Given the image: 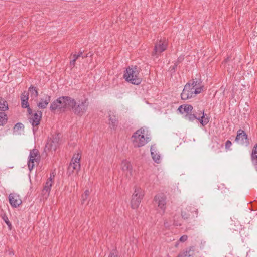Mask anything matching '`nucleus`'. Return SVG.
I'll return each mask as SVG.
<instances>
[{
	"instance_id": "nucleus-9",
	"label": "nucleus",
	"mask_w": 257,
	"mask_h": 257,
	"mask_svg": "<svg viewBox=\"0 0 257 257\" xmlns=\"http://www.w3.org/2000/svg\"><path fill=\"white\" fill-rule=\"evenodd\" d=\"M121 169L123 175L130 178L133 176L134 171L131 162L126 159L123 160L121 163Z\"/></svg>"
},
{
	"instance_id": "nucleus-4",
	"label": "nucleus",
	"mask_w": 257,
	"mask_h": 257,
	"mask_svg": "<svg viewBox=\"0 0 257 257\" xmlns=\"http://www.w3.org/2000/svg\"><path fill=\"white\" fill-rule=\"evenodd\" d=\"M124 78L128 82L139 85L141 82V78L139 76V70L137 66H132L126 69L124 74Z\"/></svg>"
},
{
	"instance_id": "nucleus-13",
	"label": "nucleus",
	"mask_w": 257,
	"mask_h": 257,
	"mask_svg": "<svg viewBox=\"0 0 257 257\" xmlns=\"http://www.w3.org/2000/svg\"><path fill=\"white\" fill-rule=\"evenodd\" d=\"M247 135L245 133L241 130H239L237 133V136L235 138V142L240 144H244L247 143Z\"/></svg>"
},
{
	"instance_id": "nucleus-16",
	"label": "nucleus",
	"mask_w": 257,
	"mask_h": 257,
	"mask_svg": "<svg viewBox=\"0 0 257 257\" xmlns=\"http://www.w3.org/2000/svg\"><path fill=\"white\" fill-rule=\"evenodd\" d=\"M60 137L59 134H57L52 136L50 149L55 151L59 145V140Z\"/></svg>"
},
{
	"instance_id": "nucleus-20",
	"label": "nucleus",
	"mask_w": 257,
	"mask_h": 257,
	"mask_svg": "<svg viewBox=\"0 0 257 257\" xmlns=\"http://www.w3.org/2000/svg\"><path fill=\"white\" fill-rule=\"evenodd\" d=\"M28 93V94H30L31 97L33 99L36 98L38 95L37 90L36 89V87L33 86H31L29 87Z\"/></svg>"
},
{
	"instance_id": "nucleus-18",
	"label": "nucleus",
	"mask_w": 257,
	"mask_h": 257,
	"mask_svg": "<svg viewBox=\"0 0 257 257\" xmlns=\"http://www.w3.org/2000/svg\"><path fill=\"white\" fill-rule=\"evenodd\" d=\"M251 159L255 167L257 168V144L254 147L252 150L251 154Z\"/></svg>"
},
{
	"instance_id": "nucleus-6",
	"label": "nucleus",
	"mask_w": 257,
	"mask_h": 257,
	"mask_svg": "<svg viewBox=\"0 0 257 257\" xmlns=\"http://www.w3.org/2000/svg\"><path fill=\"white\" fill-rule=\"evenodd\" d=\"M81 156L79 153L74 154L68 168V172L69 174L73 173L74 171L78 172L80 169V161Z\"/></svg>"
},
{
	"instance_id": "nucleus-27",
	"label": "nucleus",
	"mask_w": 257,
	"mask_h": 257,
	"mask_svg": "<svg viewBox=\"0 0 257 257\" xmlns=\"http://www.w3.org/2000/svg\"><path fill=\"white\" fill-rule=\"evenodd\" d=\"M77 59V57H73V59L71 60L70 62V66L74 67L75 66V62Z\"/></svg>"
},
{
	"instance_id": "nucleus-33",
	"label": "nucleus",
	"mask_w": 257,
	"mask_h": 257,
	"mask_svg": "<svg viewBox=\"0 0 257 257\" xmlns=\"http://www.w3.org/2000/svg\"><path fill=\"white\" fill-rule=\"evenodd\" d=\"M48 184V182H47L46 183V185L44 187V189L42 191V193L43 194H46V193L48 191V187L47 186V184Z\"/></svg>"
},
{
	"instance_id": "nucleus-12",
	"label": "nucleus",
	"mask_w": 257,
	"mask_h": 257,
	"mask_svg": "<svg viewBox=\"0 0 257 257\" xmlns=\"http://www.w3.org/2000/svg\"><path fill=\"white\" fill-rule=\"evenodd\" d=\"M9 200L10 204L14 207H18L22 203L19 195L16 194H10L9 196Z\"/></svg>"
},
{
	"instance_id": "nucleus-5",
	"label": "nucleus",
	"mask_w": 257,
	"mask_h": 257,
	"mask_svg": "<svg viewBox=\"0 0 257 257\" xmlns=\"http://www.w3.org/2000/svg\"><path fill=\"white\" fill-rule=\"evenodd\" d=\"M28 100H22L21 101L22 107L23 108H28V112L31 116L29 117V121L32 123L33 126H37L39 124L40 118L41 117V112H38L35 113L34 114H32V111L29 107V105L28 102Z\"/></svg>"
},
{
	"instance_id": "nucleus-7",
	"label": "nucleus",
	"mask_w": 257,
	"mask_h": 257,
	"mask_svg": "<svg viewBox=\"0 0 257 257\" xmlns=\"http://www.w3.org/2000/svg\"><path fill=\"white\" fill-rule=\"evenodd\" d=\"M40 159V156L38 150L33 149L31 150L28 163V166L30 170H32L34 166L38 164Z\"/></svg>"
},
{
	"instance_id": "nucleus-10",
	"label": "nucleus",
	"mask_w": 257,
	"mask_h": 257,
	"mask_svg": "<svg viewBox=\"0 0 257 257\" xmlns=\"http://www.w3.org/2000/svg\"><path fill=\"white\" fill-rule=\"evenodd\" d=\"M167 45V40H160L155 44L154 49L152 52V55L157 56L166 49Z\"/></svg>"
},
{
	"instance_id": "nucleus-3",
	"label": "nucleus",
	"mask_w": 257,
	"mask_h": 257,
	"mask_svg": "<svg viewBox=\"0 0 257 257\" xmlns=\"http://www.w3.org/2000/svg\"><path fill=\"white\" fill-rule=\"evenodd\" d=\"M202 88L197 85V81L194 80L188 83L184 87L182 93L181 94L183 100H187L195 96L201 92Z\"/></svg>"
},
{
	"instance_id": "nucleus-31",
	"label": "nucleus",
	"mask_w": 257,
	"mask_h": 257,
	"mask_svg": "<svg viewBox=\"0 0 257 257\" xmlns=\"http://www.w3.org/2000/svg\"><path fill=\"white\" fill-rule=\"evenodd\" d=\"M188 237L187 235H183L180 238V241L181 242H184L187 240Z\"/></svg>"
},
{
	"instance_id": "nucleus-30",
	"label": "nucleus",
	"mask_w": 257,
	"mask_h": 257,
	"mask_svg": "<svg viewBox=\"0 0 257 257\" xmlns=\"http://www.w3.org/2000/svg\"><path fill=\"white\" fill-rule=\"evenodd\" d=\"M177 257H191L189 252H186L182 254L179 255Z\"/></svg>"
},
{
	"instance_id": "nucleus-21",
	"label": "nucleus",
	"mask_w": 257,
	"mask_h": 257,
	"mask_svg": "<svg viewBox=\"0 0 257 257\" xmlns=\"http://www.w3.org/2000/svg\"><path fill=\"white\" fill-rule=\"evenodd\" d=\"M8 109V105L7 101L3 99H0V112H4Z\"/></svg>"
},
{
	"instance_id": "nucleus-15",
	"label": "nucleus",
	"mask_w": 257,
	"mask_h": 257,
	"mask_svg": "<svg viewBox=\"0 0 257 257\" xmlns=\"http://www.w3.org/2000/svg\"><path fill=\"white\" fill-rule=\"evenodd\" d=\"M151 154L153 160L157 163L160 162V155L158 153L154 145L151 147Z\"/></svg>"
},
{
	"instance_id": "nucleus-1",
	"label": "nucleus",
	"mask_w": 257,
	"mask_h": 257,
	"mask_svg": "<svg viewBox=\"0 0 257 257\" xmlns=\"http://www.w3.org/2000/svg\"><path fill=\"white\" fill-rule=\"evenodd\" d=\"M89 105L87 99L84 98L76 102L74 99L69 97H62L57 99L51 105L52 110L64 111L66 108H72L75 114L82 116L87 111Z\"/></svg>"
},
{
	"instance_id": "nucleus-37",
	"label": "nucleus",
	"mask_w": 257,
	"mask_h": 257,
	"mask_svg": "<svg viewBox=\"0 0 257 257\" xmlns=\"http://www.w3.org/2000/svg\"><path fill=\"white\" fill-rule=\"evenodd\" d=\"M9 222H6V223H7L8 225H9Z\"/></svg>"
},
{
	"instance_id": "nucleus-32",
	"label": "nucleus",
	"mask_w": 257,
	"mask_h": 257,
	"mask_svg": "<svg viewBox=\"0 0 257 257\" xmlns=\"http://www.w3.org/2000/svg\"><path fill=\"white\" fill-rule=\"evenodd\" d=\"M231 144H232V143L230 141H229V140L227 141L225 143L226 148L229 149L230 147V146H231Z\"/></svg>"
},
{
	"instance_id": "nucleus-14",
	"label": "nucleus",
	"mask_w": 257,
	"mask_h": 257,
	"mask_svg": "<svg viewBox=\"0 0 257 257\" xmlns=\"http://www.w3.org/2000/svg\"><path fill=\"white\" fill-rule=\"evenodd\" d=\"M109 117V124L112 128L115 129L117 126L118 121L113 111H110L108 112Z\"/></svg>"
},
{
	"instance_id": "nucleus-23",
	"label": "nucleus",
	"mask_w": 257,
	"mask_h": 257,
	"mask_svg": "<svg viewBox=\"0 0 257 257\" xmlns=\"http://www.w3.org/2000/svg\"><path fill=\"white\" fill-rule=\"evenodd\" d=\"M90 192L88 190H85L84 194L82 196L81 203L84 204L85 202L87 200L88 196H89Z\"/></svg>"
},
{
	"instance_id": "nucleus-34",
	"label": "nucleus",
	"mask_w": 257,
	"mask_h": 257,
	"mask_svg": "<svg viewBox=\"0 0 257 257\" xmlns=\"http://www.w3.org/2000/svg\"><path fill=\"white\" fill-rule=\"evenodd\" d=\"M73 57H77V59L80 57H82L83 58L85 57L86 56H83V53L82 52H80L78 55L74 54L73 55Z\"/></svg>"
},
{
	"instance_id": "nucleus-19",
	"label": "nucleus",
	"mask_w": 257,
	"mask_h": 257,
	"mask_svg": "<svg viewBox=\"0 0 257 257\" xmlns=\"http://www.w3.org/2000/svg\"><path fill=\"white\" fill-rule=\"evenodd\" d=\"M200 114H201V116L200 117H198L197 119L199 121L200 123L203 125L204 126L206 125L209 122V119L208 117H206L204 116V112L200 111Z\"/></svg>"
},
{
	"instance_id": "nucleus-26",
	"label": "nucleus",
	"mask_w": 257,
	"mask_h": 257,
	"mask_svg": "<svg viewBox=\"0 0 257 257\" xmlns=\"http://www.w3.org/2000/svg\"><path fill=\"white\" fill-rule=\"evenodd\" d=\"M22 100H28V93L25 92L21 95V101Z\"/></svg>"
},
{
	"instance_id": "nucleus-17",
	"label": "nucleus",
	"mask_w": 257,
	"mask_h": 257,
	"mask_svg": "<svg viewBox=\"0 0 257 257\" xmlns=\"http://www.w3.org/2000/svg\"><path fill=\"white\" fill-rule=\"evenodd\" d=\"M193 109V107L190 105H181L179 107L178 110L182 114L190 113Z\"/></svg>"
},
{
	"instance_id": "nucleus-22",
	"label": "nucleus",
	"mask_w": 257,
	"mask_h": 257,
	"mask_svg": "<svg viewBox=\"0 0 257 257\" xmlns=\"http://www.w3.org/2000/svg\"><path fill=\"white\" fill-rule=\"evenodd\" d=\"M7 120V115L4 112H0V125H3Z\"/></svg>"
},
{
	"instance_id": "nucleus-24",
	"label": "nucleus",
	"mask_w": 257,
	"mask_h": 257,
	"mask_svg": "<svg viewBox=\"0 0 257 257\" xmlns=\"http://www.w3.org/2000/svg\"><path fill=\"white\" fill-rule=\"evenodd\" d=\"M47 104L48 103L46 101H42L38 103V106L40 108H45L46 107Z\"/></svg>"
},
{
	"instance_id": "nucleus-28",
	"label": "nucleus",
	"mask_w": 257,
	"mask_h": 257,
	"mask_svg": "<svg viewBox=\"0 0 257 257\" xmlns=\"http://www.w3.org/2000/svg\"><path fill=\"white\" fill-rule=\"evenodd\" d=\"M197 117L194 115V114H190V115L188 116V119L190 120V121H193V120H194L195 119H197Z\"/></svg>"
},
{
	"instance_id": "nucleus-36",
	"label": "nucleus",
	"mask_w": 257,
	"mask_h": 257,
	"mask_svg": "<svg viewBox=\"0 0 257 257\" xmlns=\"http://www.w3.org/2000/svg\"><path fill=\"white\" fill-rule=\"evenodd\" d=\"M181 215H182V217H184V218H187V216H188V215L186 214V213H184L183 211L182 212Z\"/></svg>"
},
{
	"instance_id": "nucleus-11",
	"label": "nucleus",
	"mask_w": 257,
	"mask_h": 257,
	"mask_svg": "<svg viewBox=\"0 0 257 257\" xmlns=\"http://www.w3.org/2000/svg\"><path fill=\"white\" fill-rule=\"evenodd\" d=\"M166 197L163 194L155 196L154 201L157 205L158 210L160 213H164L165 210Z\"/></svg>"
},
{
	"instance_id": "nucleus-2",
	"label": "nucleus",
	"mask_w": 257,
	"mask_h": 257,
	"mask_svg": "<svg viewBox=\"0 0 257 257\" xmlns=\"http://www.w3.org/2000/svg\"><path fill=\"white\" fill-rule=\"evenodd\" d=\"M131 139L134 146L136 148L144 146L151 140L148 130L144 127L140 128L135 132Z\"/></svg>"
},
{
	"instance_id": "nucleus-8",
	"label": "nucleus",
	"mask_w": 257,
	"mask_h": 257,
	"mask_svg": "<svg viewBox=\"0 0 257 257\" xmlns=\"http://www.w3.org/2000/svg\"><path fill=\"white\" fill-rule=\"evenodd\" d=\"M143 196V191L141 188L135 189L131 201V206L133 208L136 209L138 207Z\"/></svg>"
},
{
	"instance_id": "nucleus-29",
	"label": "nucleus",
	"mask_w": 257,
	"mask_h": 257,
	"mask_svg": "<svg viewBox=\"0 0 257 257\" xmlns=\"http://www.w3.org/2000/svg\"><path fill=\"white\" fill-rule=\"evenodd\" d=\"M108 257H118V253L116 251H113L110 253Z\"/></svg>"
},
{
	"instance_id": "nucleus-38",
	"label": "nucleus",
	"mask_w": 257,
	"mask_h": 257,
	"mask_svg": "<svg viewBox=\"0 0 257 257\" xmlns=\"http://www.w3.org/2000/svg\"><path fill=\"white\" fill-rule=\"evenodd\" d=\"M52 186V184H49V187Z\"/></svg>"
},
{
	"instance_id": "nucleus-25",
	"label": "nucleus",
	"mask_w": 257,
	"mask_h": 257,
	"mask_svg": "<svg viewBox=\"0 0 257 257\" xmlns=\"http://www.w3.org/2000/svg\"><path fill=\"white\" fill-rule=\"evenodd\" d=\"M23 127V125L21 123H17L14 127V131H18Z\"/></svg>"
},
{
	"instance_id": "nucleus-35",
	"label": "nucleus",
	"mask_w": 257,
	"mask_h": 257,
	"mask_svg": "<svg viewBox=\"0 0 257 257\" xmlns=\"http://www.w3.org/2000/svg\"><path fill=\"white\" fill-rule=\"evenodd\" d=\"M56 175V173L54 172H53L51 174L50 177H49V181H52L53 178L55 177Z\"/></svg>"
}]
</instances>
